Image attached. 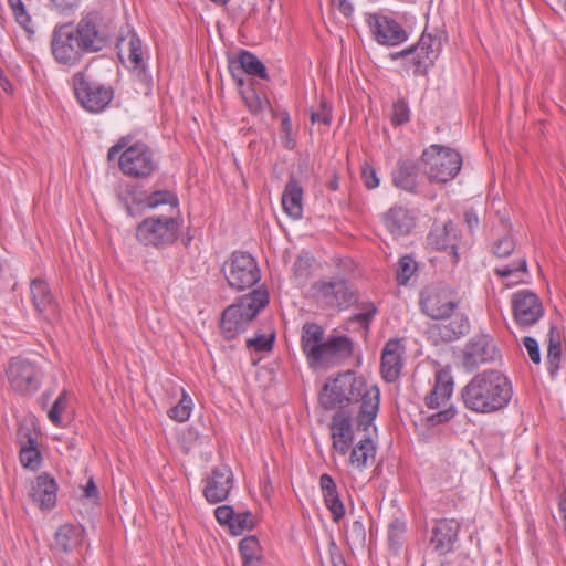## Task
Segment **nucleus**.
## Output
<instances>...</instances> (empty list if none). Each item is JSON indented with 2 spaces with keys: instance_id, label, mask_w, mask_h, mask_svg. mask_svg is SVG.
Segmentation results:
<instances>
[{
  "instance_id": "3",
  "label": "nucleus",
  "mask_w": 566,
  "mask_h": 566,
  "mask_svg": "<svg viewBox=\"0 0 566 566\" xmlns=\"http://www.w3.org/2000/svg\"><path fill=\"white\" fill-rule=\"evenodd\" d=\"M510 379L499 369H486L473 376L461 389L464 407L478 413L503 410L512 399Z\"/></svg>"
},
{
  "instance_id": "51",
  "label": "nucleus",
  "mask_w": 566,
  "mask_h": 566,
  "mask_svg": "<svg viewBox=\"0 0 566 566\" xmlns=\"http://www.w3.org/2000/svg\"><path fill=\"white\" fill-rule=\"evenodd\" d=\"M377 313V307L374 303L369 302L364 304L363 311L356 314L353 319L358 322L365 329H368L370 321Z\"/></svg>"
},
{
  "instance_id": "34",
  "label": "nucleus",
  "mask_w": 566,
  "mask_h": 566,
  "mask_svg": "<svg viewBox=\"0 0 566 566\" xmlns=\"http://www.w3.org/2000/svg\"><path fill=\"white\" fill-rule=\"evenodd\" d=\"M239 69L248 75L268 80L269 75L265 65L249 51H241L237 60Z\"/></svg>"
},
{
  "instance_id": "21",
  "label": "nucleus",
  "mask_w": 566,
  "mask_h": 566,
  "mask_svg": "<svg viewBox=\"0 0 566 566\" xmlns=\"http://www.w3.org/2000/svg\"><path fill=\"white\" fill-rule=\"evenodd\" d=\"M116 196L130 217L139 216L146 209L147 191L137 184H122L117 189Z\"/></svg>"
},
{
  "instance_id": "35",
  "label": "nucleus",
  "mask_w": 566,
  "mask_h": 566,
  "mask_svg": "<svg viewBox=\"0 0 566 566\" xmlns=\"http://www.w3.org/2000/svg\"><path fill=\"white\" fill-rule=\"evenodd\" d=\"M470 327L469 319L464 316L455 317L450 324L440 326V335L443 340L450 342L468 333Z\"/></svg>"
},
{
  "instance_id": "31",
  "label": "nucleus",
  "mask_w": 566,
  "mask_h": 566,
  "mask_svg": "<svg viewBox=\"0 0 566 566\" xmlns=\"http://www.w3.org/2000/svg\"><path fill=\"white\" fill-rule=\"evenodd\" d=\"M418 167L411 159H403L397 163L392 171V181L397 188L413 192L417 188Z\"/></svg>"
},
{
  "instance_id": "48",
  "label": "nucleus",
  "mask_w": 566,
  "mask_h": 566,
  "mask_svg": "<svg viewBox=\"0 0 566 566\" xmlns=\"http://www.w3.org/2000/svg\"><path fill=\"white\" fill-rule=\"evenodd\" d=\"M8 2L14 14L17 22L25 30H29V23L31 22V18L27 13L23 2L21 0H8Z\"/></svg>"
},
{
  "instance_id": "14",
  "label": "nucleus",
  "mask_w": 566,
  "mask_h": 566,
  "mask_svg": "<svg viewBox=\"0 0 566 566\" xmlns=\"http://www.w3.org/2000/svg\"><path fill=\"white\" fill-rule=\"evenodd\" d=\"M11 388L21 395L35 392L41 385L42 373L34 364L22 358H12L7 369Z\"/></svg>"
},
{
  "instance_id": "46",
  "label": "nucleus",
  "mask_w": 566,
  "mask_h": 566,
  "mask_svg": "<svg viewBox=\"0 0 566 566\" xmlns=\"http://www.w3.org/2000/svg\"><path fill=\"white\" fill-rule=\"evenodd\" d=\"M239 551L242 559L260 557V544L256 537H244L239 543Z\"/></svg>"
},
{
  "instance_id": "50",
  "label": "nucleus",
  "mask_w": 566,
  "mask_h": 566,
  "mask_svg": "<svg viewBox=\"0 0 566 566\" xmlns=\"http://www.w3.org/2000/svg\"><path fill=\"white\" fill-rule=\"evenodd\" d=\"M515 248V242L511 235L500 238L493 247L494 254L500 258L509 256Z\"/></svg>"
},
{
  "instance_id": "8",
  "label": "nucleus",
  "mask_w": 566,
  "mask_h": 566,
  "mask_svg": "<svg viewBox=\"0 0 566 566\" xmlns=\"http://www.w3.org/2000/svg\"><path fill=\"white\" fill-rule=\"evenodd\" d=\"M426 165V174L430 181L448 182L454 179L461 170V155L449 147L431 145L421 156Z\"/></svg>"
},
{
  "instance_id": "47",
  "label": "nucleus",
  "mask_w": 566,
  "mask_h": 566,
  "mask_svg": "<svg viewBox=\"0 0 566 566\" xmlns=\"http://www.w3.org/2000/svg\"><path fill=\"white\" fill-rule=\"evenodd\" d=\"M240 93L245 106L249 108L251 113L256 114L262 109L261 97L258 95V93L252 86L242 88Z\"/></svg>"
},
{
  "instance_id": "16",
  "label": "nucleus",
  "mask_w": 566,
  "mask_h": 566,
  "mask_svg": "<svg viewBox=\"0 0 566 566\" xmlns=\"http://www.w3.org/2000/svg\"><path fill=\"white\" fill-rule=\"evenodd\" d=\"M205 482L203 496L209 503L217 504L227 500L233 486V473L227 465L217 467Z\"/></svg>"
},
{
  "instance_id": "39",
  "label": "nucleus",
  "mask_w": 566,
  "mask_h": 566,
  "mask_svg": "<svg viewBox=\"0 0 566 566\" xmlns=\"http://www.w3.org/2000/svg\"><path fill=\"white\" fill-rule=\"evenodd\" d=\"M192 410V399L190 396L181 389V398L175 407L170 408L168 416L179 422H184L189 419Z\"/></svg>"
},
{
  "instance_id": "10",
  "label": "nucleus",
  "mask_w": 566,
  "mask_h": 566,
  "mask_svg": "<svg viewBox=\"0 0 566 566\" xmlns=\"http://www.w3.org/2000/svg\"><path fill=\"white\" fill-rule=\"evenodd\" d=\"M119 169L128 177L145 179L158 169V161L147 144L132 140L119 156Z\"/></svg>"
},
{
  "instance_id": "61",
  "label": "nucleus",
  "mask_w": 566,
  "mask_h": 566,
  "mask_svg": "<svg viewBox=\"0 0 566 566\" xmlns=\"http://www.w3.org/2000/svg\"><path fill=\"white\" fill-rule=\"evenodd\" d=\"M84 496L87 499H96L98 496V489L93 480L90 478L86 485L84 486Z\"/></svg>"
},
{
  "instance_id": "42",
  "label": "nucleus",
  "mask_w": 566,
  "mask_h": 566,
  "mask_svg": "<svg viewBox=\"0 0 566 566\" xmlns=\"http://www.w3.org/2000/svg\"><path fill=\"white\" fill-rule=\"evenodd\" d=\"M405 532L406 523L403 521L396 518L389 524L387 538L392 549L397 551L400 547Z\"/></svg>"
},
{
  "instance_id": "57",
  "label": "nucleus",
  "mask_w": 566,
  "mask_h": 566,
  "mask_svg": "<svg viewBox=\"0 0 566 566\" xmlns=\"http://www.w3.org/2000/svg\"><path fill=\"white\" fill-rule=\"evenodd\" d=\"M132 139L133 138L129 135L120 137L118 142L108 149L107 159L112 161L118 156V154L122 155V153L127 149Z\"/></svg>"
},
{
  "instance_id": "43",
  "label": "nucleus",
  "mask_w": 566,
  "mask_h": 566,
  "mask_svg": "<svg viewBox=\"0 0 566 566\" xmlns=\"http://www.w3.org/2000/svg\"><path fill=\"white\" fill-rule=\"evenodd\" d=\"M128 59L135 69L144 67L142 40L132 33L128 40Z\"/></svg>"
},
{
  "instance_id": "40",
  "label": "nucleus",
  "mask_w": 566,
  "mask_h": 566,
  "mask_svg": "<svg viewBox=\"0 0 566 566\" xmlns=\"http://www.w3.org/2000/svg\"><path fill=\"white\" fill-rule=\"evenodd\" d=\"M417 270V263L410 255H403L399 259L397 269V281L400 285H406Z\"/></svg>"
},
{
  "instance_id": "18",
  "label": "nucleus",
  "mask_w": 566,
  "mask_h": 566,
  "mask_svg": "<svg viewBox=\"0 0 566 566\" xmlns=\"http://www.w3.org/2000/svg\"><path fill=\"white\" fill-rule=\"evenodd\" d=\"M405 347L399 339H389L381 352L380 373L386 382H395L401 374Z\"/></svg>"
},
{
  "instance_id": "33",
  "label": "nucleus",
  "mask_w": 566,
  "mask_h": 566,
  "mask_svg": "<svg viewBox=\"0 0 566 566\" xmlns=\"http://www.w3.org/2000/svg\"><path fill=\"white\" fill-rule=\"evenodd\" d=\"M562 357V340L559 331L555 326H551L548 332V348H547V364H548V373L552 377H554L560 364Z\"/></svg>"
},
{
  "instance_id": "15",
  "label": "nucleus",
  "mask_w": 566,
  "mask_h": 566,
  "mask_svg": "<svg viewBox=\"0 0 566 566\" xmlns=\"http://www.w3.org/2000/svg\"><path fill=\"white\" fill-rule=\"evenodd\" d=\"M512 310L514 319L521 327L533 326L544 314L541 300L528 290H521L513 294Z\"/></svg>"
},
{
  "instance_id": "13",
  "label": "nucleus",
  "mask_w": 566,
  "mask_h": 566,
  "mask_svg": "<svg viewBox=\"0 0 566 566\" xmlns=\"http://www.w3.org/2000/svg\"><path fill=\"white\" fill-rule=\"evenodd\" d=\"M501 357L494 339L485 333L476 334L465 344L462 352V366L473 371L480 366L494 363Z\"/></svg>"
},
{
  "instance_id": "63",
  "label": "nucleus",
  "mask_w": 566,
  "mask_h": 566,
  "mask_svg": "<svg viewBox=\"0 0 566 566\" xmlns=\"http://www.w3.org/2000/svg\"><path fill=\"white\" fill-rule=\"evenodd\" d=\"M229 70H230V73H231L232 77L235 80L238 86L242 87L244 82H243V78H242L241 75L244 72H242L239 69L238 62H231L230 65H229Z\"/></svg>"
},
{
  "instance_id": "28",
  "label": "nucleus",
  "mask_w": 566,
  "mask_h": 566,
  "mask_svg": "<svg viewBox=\"0 0 566 566\" xmlns=\"http://www.w3.org/2000/svg\"><path fill=\"white\" fill-rule=\"evenodd\" d=\"M452 391L453 379L451 375L443 369L437 371L434 386L424 399L426 406L430 409L440 408L447 400H449Z\"/></svg>"
},
{
  "instance_id": "60",
  "label": "nucleus",
  "mask_w": 566,
  "mask_h": 566,
  "mask_svg": "<svg viewBox=\"0 0 566 566\" xmlns=\"http://www.w3.org/2000/svg\"><path fill=\"white\" fill-rule=\"evenodd\" d=\"M464 222L470 231H473L479 224V218L473 210H467L464 212Z\"/></svg>"
},
{
  "instance_id": "49",
  "label": "nucleus",
  "mask_w": 566,
  "mask_h": 566,
  "mask_svg": "<svg viewBox=\"0 0 566 566\" xmlns=\"http://www.w3.org/2000/svg\"><path fill=\"white\" fill-rule=\"evenodd\" d=\"M65 407H66V392L63 391L55 399L54 403L52 405L51 409L48 412V417L53 424H55V426L61 424V413L64 411Z\"/></svg>"
},
{
  "instance_id": "11",
  "label": "nucleus",
  "mask_w": 566,
  "mask_h": 566,
  "mask_svg": "<svg viewBox=\"0 0 566 566\" xmlns=\"http://www.w3.org/2000/svg\"><path fill=\"white\" fill-rule=\"evenodd\" d=\"M419 305L422 313L432 319H444L455 310L458 301L448 285L437 283L421 291Z\"/></svg>"
},
{
  "instance_id": "30",
  "label": "nucleus",
  "mask_w": 566,
  "mask_h": 566,
  "mask_svg": "<svg viewBox=\"0 0 566 566\" xmlns=\"http://www.w3.org/2000/svg\"><path fill=\"white\" fill-rule=\"evenodd\" d=\"M428 244L437 250L455 249L457 235L452 221L434 222L427 237Z\"/></svg>"
},
{
  "instance_id": "62",
  "label": "nucleus",
  "mask_w": 566,
  "mask_h": 566,
  "mask_svg": "<svg viewBox=\"0 0 566 566\" xmlns=\"http://www.w3.org/2000/svg\"><path fill=\"white\" fill-rule=\"evenodd\" d=\"M401 57H407L410 62L413 63V57H415V49L411 46L402 50V51H399V52H394L390 54V59L391 60H398V59H401Z\"/></svg>"
},
{
  "instance_id": "53",
  "label": "nucleus",
  "mask_w": 566,
  "mask_h": 566,
  "mask_svg": "<svg viewBox=\"0 0 566 566\" xmlns=\"http://www.w3.org/2000/svg\"><path fill=\"white\" fill-rule=\"evenodd\" d=\"M331 120H332L331 108L327 107V104L325 102L321 103L318 111L311 113V122L313 124L322 123L324 125H329Z\"/></svg>"
},
{
  "instance_id": "12",
  "label": "nucleus",
  "mask_w": 566,
  "mask_h": 566,
  "mask_svg": "<svg viewBox=\"0 0 566 566\" xmlns=\"http://www.w3.org/2000/svg\"><path fill=\"white\" fill-rule=\"evenodd\" d=\"M317 300L326 307L347 308L356 302V291L346 279L319 280L312 286Z\"/></svg>"
},
{
  "instance_id": "9",
  "label": "nucleus",
  "mask_w": 566,
  "mask_h": 566,
  "mask_svg": "<svg viewBox=\"0 0 566 566\" xmlns=\"http://www.w3.org/2000/svg\"><path fill=\"white\" fill-rule=\"evenodd\" d=\"M230 287L243 291L255 285L261 273L255 259L248 252L235 251L222 269Z\"/></svg>"
},
{
  "instance_id": "55",
  "label": "nucleus",
  "mask_w": 566,
  "mask_h": 566,
  "mask_svg": "<svg viewBox=\"0 0 566 566\" xmlns=\"http://www.w3.org/2000/svg\"><path fill=\"white\" fill-rule=\"evenodd\" d=\"M523 345L525 346V348L528 353L530 359L534 364H539L541 363V353H539V346H538L537 340L533 337L526 336L523 339Z\"/></svg>"
},
{
  "instance_id": "6",
  "label": "nucleus",
  "mask_w": 566,
  "mask_h": 566,
  "mask_svg": "<svg viewBox=\"0 0 566 566\" xmlns=\"http://www.w3.org/2000/svg\"><path fill=\"white\" fill-rule=\"evenodd\" d=\"M181 220L174 214H154L140 221L135 230L138 243L146 248L165 249L179 238Z\"/></svg>"
},
{
  "instance_id": "59",
  "label": "nucleus",
  "mask_w": 566,
  "mask_h": 566,
  "mask_svg": "<svg viewBox=\"0 0 566 566\" xmlns=\"http://www.w3.org/2000/svg\"><path fill=\"white\" fill-rule=\"evenodd\" d=\"M332 2L333 6L336 7L342 14L347 18L352 15L354 7L348 0H332Z\"/></svg>"
},
{
  "instance_id": "22",
  "label": "nucleus",
  "mask_w": 566,
  "mask_h": 566,
  "mask_svg": "<svg viewBox=\"0 0 566 566\" xmlns=\"http://www.w3.org/2000/svg\"><path fill=\"white\" fill-rule=\"evenodd\" d=\"M56 481L44 472L32 482L30 496L41 510H51L56 504Z\"/></svg>"
},
{
  "instance_id": "64",
  "label": "nucleus",
  "mask_w": 566,
  "mask_h": 566,
  "mask_svg": "<svg viewBox=\"0 0 566 566\" xmlns=\"http://www.w3.org/2000/svg\"><path fill=\"white\" fill-rule=\"evenodd\" d=\"M558 510L562 514L564 526L566 525V489L562 492L558 502Z\"/></svg>"
},
{
  "instance_id": "20",
  "label": "nucleus",
  "mask_w": 566,
  "mask_h": 566,
  "mask_svg": "<svg viewBox=\"0 0 566 566\" xmlns=\"http://www.w3.org/2000/svg\"><path fill=\"white\" fill-rule=\"evenodd\" d=\"M412 48L415 49V74L423 75L439 55L441 38L423 33L418 43L412 45Z\"/></svg>"
},
{
  "instance_id": "41",
  "label": "nucleus",
  "mask_w": 566,
  "mask_h": 566,
  "mask_svg": "<svg viewBox=\"0 0 566 566\" xmlns=\"http://www.w3.org/2000/svg\"><path fill=\"white\" fill-rule=\"evenodd\" d=\"M254 526V518L251 512L244 511L235 513L232 523L230 524V531L233 535H240L244 531H250Z\"/></svg>"
},
{
  "instance_id": "24",
  "label": "nucleus",
  "mask_w": 566,
  "mask_h": 566,
  "mask_svg": "<svg viewBox=\"0 0 566 566\" xmlns=\"http://www.w3.org/2000/svg\"><path fill=\"white\" fill-rule=\"evenodd\" d=\"M374 34L378 43L389 46L399 45L408 39L401 24L387 17L376 19Z\"/></svg>"
},
{
  "instance_id": "44",
  "label": "nucleus",
  "mask_w": 566,
  "mask_h": 566,
  "mask_svg": "<svg viewBox=\"0 0 566 566\" xmlns=\"http://www.w3.org/2000/svg\"><path fill=\"white\" fill-rule=\"evenodd\" d=\"M410 119V108L403 98H399L392 104L391 122L399 126L408 123Z\"/></svg>"
},
{
  "instance_id": "38",
  "label": "nucleus",
  "mask_w": 566,
  "mask_h": 566,
  "mask_svg": "<svg viewBox=\"0 0 566 566\" xmlns=\"http://www.w3.org/2000/svg\"><path fill=\"white\" fill-rule=\"evenodd\" d=\"M526 271L527 264L525 259H521L516 264H507L495 269V273L499 276L509 280L506 283L507 285H514L522 282L520 275L525 274Z\"/></svg>"
},
{
  "instance_id": "56",
  "label": "nucleus",
  "mask_w": 566,
  "mask_h": 566,
  "mask_svg": "<svg viewBox=\"0 0 566 566\" xmlns=\"http://www.w3.org/2000/svg\"><path fill=\"white\" fill-rule=\"evenodd\" d=\"M455 416V409L449 407L428 417V422L436 426L450 421Z\"/></svg>"
},
{
  "instance_id": "36",
  "label": "nucleus",
  "mask_w": 566,
  "mask_h": 566,
  "mask_svg": "<svg viewBox=\"0 0 566 566\" xmlns=\"http://www.w3.org/2000/svg\"><path fill=\"white\" fill-rule=\"evenodd\" d=\"M178 203L177 196L169 190L147 192L146 208L148 209H155L160 205H169L178 213Z\"/></svg>"
},
{
  "instance_id": "17",
  "label": "nucleus",
  "mask_w": 566,
  "mask_h": 566,
  "mask_svg": "<svg viewBox=\"0 0 566 566\" xmlns=\"http://www.w3.org/2000/svg\"><path fill=\"white\" fill-rule=\"evenodd\" d=\"M460 527V523L454 518L439 520L434 524L430 537V545L433 551L441 556L453 552Z\"/></svg>"
},
{
  "instance_id": "23",
  "label": "nucleus",
  "mask_w": 566,
  "mask_h": 566,
  "mask_svg": "<svg viewBox=\"0 0 566 566\" xmlns=\"http://www.w3.org/2000/svg\"><path fill=\"white\" fill-rule=\"evenodd\" d=\"M30 292L35 311L44 319L51 321L57 313V305L51 293L49 284L42 279H34L30 284Z\"/></svg>"
},
{
  "instance_id": "45",
  "label": "nucleus",
  "mask_w": 566,
  "mask_h": 566,
  "mask_svg": "<svg viewBox=\"0 0 566 566\" xmlns=\"http://www.w3.org/2000/svg\"><path fill=\"white\" fill-rule=\"evenodd\" d=\"M275 340L274 333L269 335L258 334L255 337L247 339V347L253 348L256 352H270L273 348Z\"/></svg>"
},
{
  "instance_id": "1",
  "label": "nucleus",
  "mask_w": 566,
  "mask_h": 566,
  "mask_svg": "<svg viewBox=\"0 0 566 566\" xmlns=\"http://www.w3.org/2000/svg\"><path fill=\"white\" fill-rule=\"evenodd\" d=\"M99 22V14L90 12L76 25H56L50 43L54 60L62 65L75 66L84 54L101 51L105 45V39L98 30Z\"/></svg>"
},
{
  "instance_id": "25",
  "label": "nucleus",
  "mask_w": 566,
  "mask_h": 566,
  "mask_svg": "<svg viewBox=\"0 0 566 566\" xmlns=\"http://www.w3.org/2000/svg\"><path fill=\"white\" fill-rule=\"evenodd\" d=\"M303 188L300 181L291 175L282 193V207L286 214L294 220L303 216Z\"/></svg>"
},
{
  "instance_id": "29",
  "label": "nucleus",
  "mask_w": 566,
  "mask_h": 566,
  "mask_svg": "<svg viewBox=\"0 0 566 566\" xmlns=\"http://www.w3.org/2000/svg\"><path fill=\"white\" fill-rule=\"evenodd\" d=\"M83 528L64 524L57 528L51 547L55 552L70 553L77 548L83 541Z\"/></svg>"
},
{
  "instance_id": "37",
  "label": "nucleus",
  "mask_w": 566,
  "mask_h": 566,
  "mask_svg": "<svg viewBox=\"0 0 566 566\" xmlns=\"http://www.w3.org/2000/svg\"><path fill=\"white\" fill-rule=\"evenodd\" d=\"M28 442L29 446H24L20 450V462L25 469L35 471L41 464V453L31 437H29Z\"/></svg>"
},
{
  "instance_id": "19",
  "label": "nucleus",
  "mask_w": 566,
  "mask_h": 566,
  "mask_svg": "<svg viewBox=\"0 0 566 566\" xmlns=\"http://www.w3.org/2000/svg\"><path fill=\"white\" fill-rule=\"evenodd\" d=\"M333 439V449L342 455H346L354 442L352 419L345 411H337L329 424Z\"/></svg>"
},
{
  "instance_id": "27",
  "label": "nucleus",
  "mask_w": 566,
  "mask_h": 566,
  "mask_svg": "<svg viewBox=\"0 0 566 566\" xmlns=\"http://www.w3.org/2000/svg\"><path fill=\"white\" fill-rule=\"evenodd\" d=\"M319 486L324 503L329 510L333 521L338 523L345 516V506L339 497L335 481L329 474L324 473L319 478Z\"/></svg>"
},
{
  "instance_id": "26",
  "label": "nucleus",
  "mask_w": 566,
  "mask_h": 566,
  "mask_svg": "<svg viewBox=\"0 0 566 566\" xmlns=\"http://www.w3.org/2000/svg\"><path fill=\"white\" fill-rule=\"evenodd\" d=\"M386 229L394 237H403L410 233L415 227V218L403 207H392L384 216Z\"/></svg>"
},
{
  "instance_id": "2",
  "label": "nucleus",
  "mask_w": 566,
  "mask_h": 566,
  "mask_svg": "<svg viewBox=\"0 0 566 566\" xmlns=\"http://www.w3.org/2000/svg\"><path fill=\"white\" fill-rule=\"evenodd\" d=\"M353 402H360L358 428L368 430L379 411L380 392L376 386L367 387L361 378L348 371L325 384L319 392V403L326 410Z\"/></svg>"
},
{
  "instance_id": "4",
  "label": "nucleus",
  "mask_w": 566,
  "mask_h": 566,
  "mask_svg": "<svg viewBox=\"0 0 566 566\" xmlns=\"http://www.w3.org/2000/svg\"><path fill=\"white\" fill-rule=\"evenodd\" d=\"M301 347L311 367L331 364L353 353V342L347 336H331L324 340L321 325L306 322L302 327Z\"/></svg>"
},
{
  "instance_id": "32",
  "label": "nucleus",
  "mask_w": 566,
  "mask_h": 566,
  "mask_svg": "<svg viewBox=\"0 0 566 566\" xmlns=\"http://www.w3.org/2000/svg\"><path fill=\"white\" fill-rule=\"evenodd\" d=\"M376 455V446L374 441L367 437L360 440L352 448L349 463L358 470H363L368 465L369 461H374Z\"/></svg>"
},
{
  "instance_id": "54",
  "label": "nucleus",
  "mask_w": 566,
  "mask_h": 566,
  "mask_svg": "<svg viewBox=\"0 0 566 566\" xmlns=\"http://www.w3.org/2000/svg\"><path fill=\"white\" fill-rule=\"evenodd\" d=\"M234 514L235 513H234L232 506H229V505H221L214 510V516H216L217 521L220 524L228 525L229 527L233 521Z\"/></svg>"
},
{
  "instance_id": "58",
  "label": "nucleus",
  "mask_w": 566,
  "mask_h": 566,
  "mask_svg": "<svg viewBox=\"0 0 566 566\" xmlns=\"http://www.w3.org/2000/svg\"><path fill=\"white\" fill-rule=\"evenodd\" d=\"M51 6L60 11V12H66L69 10H72L76 8L80 4L81 0H49Z\"/></svg>"
},
{
  "instance_id": "52",
  "label": "nucleus",
  "mask_w": 566,
  "mask_h": 566,
  "mask_svg": "<svg viewBox=\"0 0 566 566\" xmlns=\"http://www.w3.org/2000/svg\"><path fill=\"white\" fill-rule=\"evenodd\" d=\"M361 179L368 189H375L379 186V178L377 177V172L375 168L368 164H365L361 169Z\"/></svg>"
},
{
  "instance_id": "7",
  "label": "nucleus",
  "mask_w": 566,
  "mask_h": 566,
  "mask_svg": "<svg viewBox=\"0 0 566 566\" xmlns=\"http://www.w3.org/2000/svg\"><path fill=\"white\" fill-rule=\"evenodd\" d=\"M87 67L73 74L72 87L78 104L85 111L97 114L109 105L114 97V91L109 85L94 81L87 74Z\"/></svg>"
},
{
  "instance_id": "5",
  "label": "nucleus",
  "mask_w": 566,
  "mask_h": 566,
  "mask_svg": "<svg viewBox=\"0 0 566 566\" xmlns=\"http://www.w3.org/2000/svg\"><path fill=\"white\" fill-rule=\"evenodd\" d=\"M268 304L269 293L262 287L241 296L222 312L220 328L223 337L228 340L234 339Z\"/></svg>"
}]
</instances>
